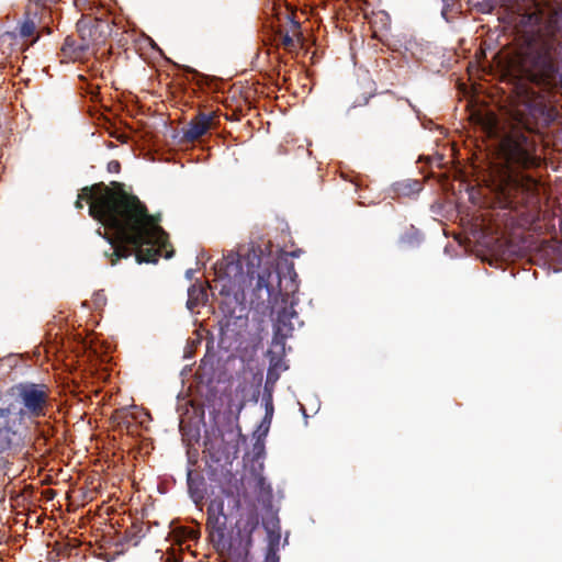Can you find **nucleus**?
Here are the masks:
<instances>
[{"instance_id":"obj_1","label":"nucleus","mask_w":562,"mask_h":562,"mask_svg":"<svg viewBox=\"0 0 562 562\" xmlns=\"http://www.w3.org/2000/svg\"><path fill=\"white\" fill-rule=\"evenodd\" d=\"M82 200L89 204V215L109 231V234H103L99 228L97 234L111 246V256H115L112 266L144 246L153 247L135 255L137 263L157 262L160 249L168 244V234L159 225L160 216L150 215L137 196L124 191L113 192L100 183L81 190L76 201L77 209H82Z\"/></svg>"},{"instance_id":"obj_2","label":"nucleus","mask_w":562,"mask_h":562,"mask_svg":"<svg viewBox=\"0 0 562 562\" xmlns=\"http://www.w3.org/2000/svg\"><path fill=\"white\" fill-rule=\"evenodd\" d=\"M249 288L250 305L257 310H274L279 300L286 304L290 294H294L299 285L296 283L297 274L293 265L285 267L288 277L282 279V272L272 265H262L259 256L248 254L246 259ZM296 302L290 301V306L284 305L277 311V318L273 324V338L268 350L270 367L267 372L266 383L274 385L279 379V371L286 370L283 363L285 353V340L292 336L296 327H301L303 322L294 310Z\"/></svg>"},{"instance_id":"obj_3","label":"nucleus","mask_w":562,"mask_h":562,"mask_svg":"<svg viewBox=\"0 0 562 562\" xmlns=\"http://www.w3.org/2000/svg\"><path fill=\"white\" fill-rule=\"evenodd\" d=\"M214 276L215 284L211 290L218 291L223 296L220 303L222 317L218 321L222 339H235L241 336L248 325V307L238 295L246 282L239 256L232 252L216 262Z\"/></svg>"},{"instance_id":"obj_4","label":"nucleus","mask_w":562,"mask_h":562,"mask_svg":"<svg viewBox=\"0 0 562 562\" xmlns=\"http://www.w3.org/2000/svg\"><path fill=\"white\" fill-rule=\"evenodd\" d=\"M10 395L14 401L3 407L7 413H16L25 425V420L37 418L45 415V409L48 404L47 387L44 384H36L31 382L19 383L10 389Z\"/></svg>"},{"instance_id":"obj_5","label":"nucleus","mask_w":562,"mask_h":562,"mask_svg":"<svg viewBox=\"0 0 562 562\" xmlns=\"http://www.w3.org/2000/svg\"><path fill=\"white\" fill-rule=\"evenodd\" d=\"M529 177L512 170L502 171L494 183L496 198L503 207L516 210L521 203L520 195L527 190Z\"/></svg>"},{"instance_id":"obj_6","label":"nucleus","mask_w":562,"mask_h":562,"mask_svg":"<svg viewBox=\"0 0 562 562\" xmlns=\"http://www.w3.org/2000/svg\"><path fill=\"white\" fill-rule=\"evenodd\" d=\"M26 426L16 417V413H7L0 407V453L21 446Z\"/></svg>"},{"instance_id":"obj_7","label":"nucleus","mask_w":562,"mask_h":562,"mask_svg":"<svg viewBox=\"0 0 562 562\" xmlns=\"http://www.w3.org/2000/svg\"><path fill=\"white\" fill-rule=\"evenodd\" d=\"M259 519L255 514H249L246 518L237 521V533L233 541L237 542L239 553L247 557L252 547V533L258 529Z\"/></svg>"},{"instance_id":"obj_8","label":"nucleus","mask_w":562,"mask_h":562,"mask_svg":"<svg viewBox=\"0 0 562 562\" xmlns=\"http://www.w3.org/2000/svg\"><path fill=\"white\" fill-rule=\"evenodd\" d=\"M227 517L224 513V502L212 499L207 506V528L211 530L213 540L222 541L225 537Z\"/></svg>"},{"instance_id":"obj_9","label":"nucleus","mask_w":562,"mask_h":562,"mask_svg":"<svg viewBox=\"0 0 562 562\" xmlns=\"http://www.w3.org/2000/svg\"><path fill=\"white\" fill-rule=\"evenodd\" d=\"M263 464H260V467H256L254 464L250 467V474L254 479L258 501L263 505V507H271L273 491L271 484L263 475Z\"/></svg>"},{"instance_id":"obj_10","label":"nucleus","mask_w":562,"mask_h":562,"mask_svg":"<svg viewBox=\"0 0 562 562\" xmlns=\"http://www.w3.org/2000/svg\"><path fill=\"white\" fill-rule=\"evenodd\" d=\"M212 121V113H199L186 127H183V138L188 142H193L200 138L209 131Z\"/></svg>"},{"instance_id":"obj_11","label":"nucleus","mask_w":562,"mask_h":562,"mask_svg":"<svg viewBox=\"0 0 562 562\" xmlns=\"http://www.w3.org/2000/svg\"><path fill=\"white\" fill-rule=\"evenodd\" d=\"M533 67L547 82L554 81L559 74V66L550 52L538 53L533 58Z\"/></svg>"},{"instance_id":"obj_12","label":"nucleus","mask_w":562,"mask_h":562,"mask_svg":"<svg viewBox=\"0 0 562 562\" xmlns=\"http://www.w3.org/2000/svg\"><path fill=\"white\" fill-rule=\"evenodd\" d=\"M267 532V547L263 562H280V541L281 529L266 531Z\"/></svg>"},{"instance_id":"obj_13","label":"nucleus","mask_w":562,"mask_h":562,"mask_svg":"<svg viewBox=\"0 0 562 562\" xmlns=\"http://www.w3.org/2000/svg\"><path fill=\"white\" fill-rule=\"evenodd\" d=\"M396 42V50L408 53L415 59L422 58L424 52L423 44L419 43L415 37L402 35L401 37L397 38Z\"/></svg>"},{"instance_id":"obj_14","label":"nucleus","mask_w":562,"mask_h":562,"mask_svg":"<svg viewBox=\"0 0 562 562\" xmlns=\"http://www.w3.org/2000/svg\"><path fill=\"white\" fill-rule=\"evenodd\" d=\"M510 160L515 167L526 169L535 164L536 158L527 148L515 145L510 150Z\"/></svg>"},{"instance_id":"obj_15","label":"nucleus","mask_w":562,"mask_h":562,"mask_svg":"<svg viewBox=\"0 0 562 562\" xmlns=\"http://www.w3.org/2000/svg\"><path fill=\"white\" fill-rule=\"evenodd\" d=\"M207 301V290L202 283H193L188 289L187 307L193 311L200 304Z\"/></svg>"},{"instance_id":"obj_16","label":"nucleus","mask_w":562,"mask_h":562,"mask_svg":"<svg viewBox=\"0 0 562 562\" xmlns=\"http://www.w3.org/2000/svg\"><path fill=\"white\" fill-rule=\"evenodd\" d=\"M422 190V184L418 180H404L393 184V191L397 195L408 196Z\"/></svg>"},{"instance_id":"obj_17","label":"nucleus","mask_w":562,"mask_h":562,"mask_svg":"<svg viewBox=\"0 0 562 562\" xmlns=\"http://www.w3.org/2000/svg\"><path fill=\"white\" fill-rule=\"evenodd\" d=\"M422 239L420 232L412 226L409 231L401 236L400 241L409 247H415L422 243Z\"/></svg>"},{"instance_id":"obj_18","label":"nucleus","mask_w":562,"mask_h":562,"mask_svg":"<svg viewBox=\"0 0 562 562\" xmlns=\"http://www.w3.org/2000/svg\"><path fill=\"white\" fill-rule=\"evenodd\" d=\"M266 450H265V443L259 438L256 440V442L252 446L251 451V465L260 467V464H263Z\"/></svg>"},{"instance_id":"obj_19","label":"nucleus","mask_w":562,"mask_h":562,"mask_svg":"<svg viewBox=\"0 0 562 562\" xmlns=\"http://www.w3.org/2000/svg\"><path fill=\"white\" fill-rule=\"evenodd\" d=\"M272 393V385H268V383H265L262 393V404L265 406V413H268V417L270 415H273L274 413Z\"/></svg>"},{"instance_id":"obj_20","label":"nucleus","mask_w":562,"mask_h":562,"mask_svg":"<svg viewBox=\"0 0 562 562\" xmlns=\"http://www.w3.org/2000/svg\"><path fill=\"white\" fill-rule=\"evenodd\" d=\"M262 526L266 531H272L281 529L280 527V519L277 515V513H270L263 518Z\"/></svg>"},{"instance_id":"obj_21","label":"nucleus","mask_w":562,"mask_h":562,"mask_svg":"<svg viewBox=\"0 0 562 562\" xmlns=\"http://www.w3.org/2000/svg\"><path fill=\"white\" fill-rule=\"evenodd\" d=\"M35 31V23L29 16L20 24L19 34L21 37H30Z\"/></svg>"},{"instance_id":"obj_22","label":"nucleus","mask_w":562,"mask_h":562,"mask_svg":"<svg viewBox=\"0 0 562 562\" xmlns=\"http://www.w3.org/2000/svg\"><path fill=\"white\" fill-rule=\"evenodd\" d=\"M188 488L191 494V497L198 503L199 499L203 498V494L199 491L195 481L192 477V472L188 471Z\"/></svg>"},{"instance_id":"obj_23","label":"nucleus","mask_w":562,"mask_h":562,"mask_svg":"<svg viewBox=\"0 0 562 562\" xmlns=\"http://www.w3.org/2000/svg\"><path fill=\"white\" fill-rule=\"evenodd\" d=\"M272 417L273 415H270L269 418H268V413H265V416L261 420V424L259 426V429L262 430V435L266 436L269 431V428H270V425H271V422H272Z\"/></svg>"},{"instance_id":"obj_24","label":"nucleus","mask_w":562,"mask_h":562,"mask_svg":"<svg viewBox=\"0 0 562 562\" xmlns=\"http://www.w3.org/2000/svg\"><path fill=\"white\" fill-rule=\"evenodd\" d=\"M105 302H106V297L103 293V291H99L97 293H94L93 295V304L95 305V307H102L105 305Z\"/></svg>"},{"instance_id":"obj_25","label":"nucleus","mask_w":562,"mask_h":562,"mask_svg":"<svg viewBox=\"0 0 562 562\" xmlns=\"http://www.w3.org/2000/svg\"><path fill=\"white\" fill-rule=\"evenodd\" d=\"M282 44L285 48H291L294 45V40L288 33L282 36Z\"/></svg>"},{"instance_id":"obj_26","label":"nucleus","mask_w":562,"mask_h":562,"mask_svg":"<svg viewBox=\"0 0 562 562\" xmlns=\"http://www.w3.org/2000/svg\"><path fill=\"white\" fill-rule=\"evenodd\" d=\"M182 69L188 72V74H192L193 76L195 77H201V78H204L203 75H201L199 71H196L195 69H193L192 67H189V66H183Z\"/></svg>"},{"instance_id":"obj_27","label":"nucleus","mask_w":562,"mask_h":562,"mask_svg":"<svg viewBox=\"0 0 562 562\" xmlns=\"http://www.w3.org/2000/svg\"><path fill=\"white\" fill-rule=\"evenodd\" d=\"M443 2V7H442V10H441V16L447 21L449 22V18L447 15V12H448V9H449V3H447L446 0H441Z\"/></svg>"},{"instance_id":"obj_28","label":"nucleus","mask_w":562,"mask_h":562,"mask_svg":"<svg viewBox=\"0 0 562 562\" xmlns=\"http://www.w3.org/2000/svg\"><path fill=\"white\" fill-rule=\"evenodd\" d=\"M194 273H195V271H194L193 269H188V270L186 271V278H187L188 280H192V278H193Z\"/></svg>"},{"instance_id":"obj_29","label":"nucleus","mask_w":562,"mask_h":562,"mask_svg":"<svg viewBox=\"0 0 562 562\" xmlns=\"http://www.w3.org/2000/svg\"><path fill=\"white\" fill-rule=\"evenodd\" d=\"M259 393H260V392H259V390H257V391L254 393V395H252V401H254L255 403H257V402H258Z\"/></svg>"},{"instance_id":"obj_30","label":"nucleus","mask_w":562,"mask_h":562,"mask_svg":"<svg viewBox=\"0 0 562 562\" xmlns=\"http://www.w3.org/2000/svg\"><path fill=\"white\" fill-rule=\"evenodd\" d=\"M187 537H188V538L193 539V538H195V537H196V533H195V531H194V530H190V531H188Z\"/></svg>"},{"instance_id":"obj_31","label":"nucleus","mask_w":562,"mask_h":562,"mask_svg":"<svg viewBox=\"0 0 562 562\" xmlns=\"http://www.w3.org/2000/svg\"><path fill=\"white\" fill-rule=\"evenodd\" d=\"M72 43H74V41L70 40L69 37H67L66 41H65V45L66 46H72Z\"/></svg>"},{"instance_id":"obj_32","label":"nucleus","mask_w":562,"mask_h":562,"mask_svg":"<svg viewBox=\"0 0 562 562\" xmlns=\"http://www.w3.org/2000/svg\"><path fill=\"white\" fill-rule=\"evenodd\" d=\"M301 411H302V413H303V416H304L305 418H307V414H306L305 407H304L303 405H301Z\"/></svg>"},{"instance_id":"obj_33","label":"nucleus","mask_w":562,"mask_h":562,"mask_svg":"<svg viewBox=\"0 0 562 562\" xmlns=\"http://www.w3.org/2000/svg\"><path fill=\"white\" fill-rule=\"evenodd\" d=\"M109 166H110V167H111V166H115V168H117V167H119V162H117V161H112V162H110V165H109Z\"/></svg>"},{"instance_id":"obj_34","label":"nucleus","mask_w":562,"mask_h":562,"mask_svg":"<svg viewBox=\"0 0 562 562\" xmlns=\"http://www.w3.org/2000/svg\"><path fill=\"white\" fill-rule=\"evenodd\" d=\"M79 48H80V50H85L86 49V45H81Z\"/></svg>"},{"instance_id":"obj_35","label":"nucleus","mask_w":562,"mask_h":562,"mask_svg":"<svg viewBox=\"0 0 562 562\" xmlns=\"http://www.w3.org/2000/svg\"><path fill=\"white\" fill-rule=\"evenodd\" d=\"M172 257V252L170 254H167L166 258H171Z\"/></svg>"}]
</instances>
